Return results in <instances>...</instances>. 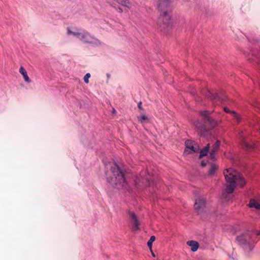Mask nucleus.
<instances>
[{"label": "nucleus", "mask_w": 260, "mask_h": 260, "mask_svg": "<svg viewBox=\"0 0 260 260\" xmlns=\"http://www.w3.org/2000/svg\"><path fill=\"white\" fill-rule=\"evenodd\" d=\"M223 173L226 181L229 184L226 185L222 198L225 202H228L230 200L229 194L233 192L236 185L242 187L245 184V181L241 174L233 169H226Z\"/></svg>", "instance_id": "obj_1"}, {"label": "nucleus", "mask_w": 260, "mask_h": 260, "mask_svg": "<svg viewBox=\"0 0 260 260\" xmlns=\"http://www.w3.org/2000/svg\"><path fill=\"white\" fill-rule=\"evenodd\" d=\"M106 168L107 179L110 184L118 188L126 187L124 174L116 164L109 162L106 165Z\"/></svg>", "instance_id": "obj_2"}, {"label": "nucleus", "mask_w": 260, "mask_h": 260, "mask_svg": "<svg viewBox=\"0 0 260 260\" xmlns=\"http://www.w3.org/2000/svg\"><path fill=\"white\" fill-rule=\"evenodd\" d=\"M170 0H158L157 9L159 17L157 23L161 31H165L170 26L171 17L169 13Z\"/></svg>", "instance_id": "obj_3"}, {"label": "nucleus", "mask_w": 260, "mask_h": 260, "mask_svg": "<svg viewBox=\"0 0 260 260\" xmlns=\"http://www.w3.org/2000/svg\"><path fill=\"white\" fill-rule=\"evenodd\" d=\"M201 116L204 120V123L197 120L193 123L195 127L200 130H205L206 127L213 128L217 125V122L214 119L209 117L210 113L208 111L201 112Z\"/></svg>", "instance_id": "obj_4"}, {"label": "nucleus", "mask_w": 260, "mask_h": 260, "mask_svg": "<svg viewBox=\"0 0 260 260\" xmlns=\"http://www.w3.org/2000/svg\"><path fill=\"white\" fill-rule=\"evenodd\" d=\"M251 236V232L246 231L242 233L236 238L239 244L248 252L251 251L254 247V242Z\"/></svg>", "instance_id": "obj_5"}, {"label": "nucleus", "mask_w": 260, "mask_h": 260, "mask_svg": "<svg viewBox=\"0 0 260 260\" xmlns=\"http://www.w3.org/2000/svg\"><path fill=\"white\" fill-rule=\"evenodd\" d=\"M78 39L85 43L92 44L94 46H99L101 45V41L92 36L85 30H80Z\"/></svg>", "instance_id": "obj_6"}, {"label": "nucleus", "mask_w": 260, "mask_h": 260, "mask_svg": "<svg viewBox=\"0 0 260 260\" xmlns=\"http://www.w3.org/2000/svg\"><path fill=\"white\" fill-rule=\"evenodd\" d=\"M186 148L184 152V155H186L192 152H198L200 147L198 144L190 140H187L185 142Z\"/></svg>", "instance_id": "obj_7"}, {"label": "nucleus", "mask_w": 260, "mask_h": 260, "mask_svg": "<svg viewBox=\"0 0 260 260\" xmlns=\"http://www.w3.org/2000/svg\"><path fill=\"white\" fill-rule=\"evenodd\" d=\"M205 95V96L208 99H210L211 100L213 101V103H216L218 104V102H223L225 100L226 97L225 96L219 95L216 93H211L210 91L207 90L204 93Z\"/></svg>", "instance_id": "obj_8"}, {"label": "nucleus", "mask_w": 260, "mask_h": 260, "mask_svg": "<svg viewBox=\"0 0 260 260\" xmlns=\"http://www.w3.org/2000/svg\"><path fill=\"white\" fill-rule=\"evenodd\" d=\"M194 206L197 212L198 213H201L205 207V200L203 198H199L196 200Z\"/></svg>", "instance_id": "obj_9"}, {"label": "nucleus", "mask_w": 260, "mask_h": 260, "mask_svg": "<svg viewBox=\"0 0 260 260\" xmlns=\"http://www.w3.org/2000/svg\"><path fill=\"white\" fill-rule=\"evenodd\" d=\"M129 216L133 222V230L139 229V222L136 215L134 212H129Z\"/></svg>", "instance_id": "obj_10"}, {"label": "nucleus", "mask_w": 260, "mask_h": 260, "mask_svg": "<svg viewBox=\"0 0 260 260\" xmlns=\"http://www.w3.org/2000/svg\"><path fill=\"white\" fill-rule=\"evenodd\" d=\"M149 174H146L145 172H143L140 174V178L138 179L139 181H142L143 184H150V178Z\"/></svg>", "instance_id": "obj_11"}, {"label": "nucleus", "mask_w": 260, "mask_h": 260, "mask_svg": "<svg viewBox=\"0 0 260 260\" xmlns=\"http://www.w3.org/2000/svg\"><path fill=\"white\" fill-rule=\"evenodd\" d=\"M259 199H251L249 202V207L250 208H255L256 209H260V203Z\"/></svg>", "instance_id": "obj_12"}, {"label": "nucleus", "mask_w": 260, "mask_h": 260, "mask_svg": "<svg viewBox=\"0 0 260 260\" xmlns=\"http://www.w3.org/2000/svg\"><path fill=\"white\" fill-rule=\"evenodd\" d=\"M187 244L191 247V250L192 251L195 252L196 251L199 247V245L198 243L194 241H188L187 242Z\"/></svg>", "instance_id": "obj_13"}, {"label": "nucleus", "mask_w": 260, "mask_h": 260, "mask_svg": "<svg viewBox=\"0 0 260 260\" xmlns=\"http://www.w3.org/2000/svg\"><path fill=\"white\" fill-rule=\"evenodd\" d=\"M117 3L128 9L132 7V3L129 0H115Z\"/></svg>", "instance_id": "obj_14"}, {"label": "nucleus", "mask_w": 260, "mask_h": 260, "mask_svg": "<svg viewBox=\"0 0 260 260\" xmlns=\"http://www.w3.org/2000/svg\"><path fill=\"white\" fill-rule=\"evenodd\" d=\"M19 72L21 74V75L23 76L24 80L27 83H30L31 82L30 79H29V77L27 75V72L24 69V68L22 67H21L19 69Z\"/></svg>", "instance_id": "obj_15"}, {"label": "nucleus", "mask_w": 260, "mask_h": 260, "mask_svg": "<svg viewBox=\"0 0 260 260\" xmlns=\"http://www.w3.org/2000/svg\"><path fill=\"white\" fill-rule=\"evenodd\" d=\"M80 33V30H78L77 29L72 30L70 28H68L67 29V34L69 35H72L74 37H76L78 39L79 37V34Z\"/></svg>", "instance_id": "obj_16"}, {"label": "nucleus", "mask_w": 260, "mask_h": 260, "mask_svg": "<svg viewBox=\"0 0 260 260\" xmlns=\"http://www.w3.org/2000/svg\"><path fill=\"white\" fill-rule=\"evenodd\" d=\"M210 148V144H208L203 150L200 151V157L206 156Z\"/></svg>", "instance_id": "obj_17"}, {"label": "nucleus", "mask_w": 260, "mask_h": 260, "mask_svg": "<svg viewBox=\"0 0 260 260\" xmlns=\"http://www.w3.org/2000/svg\"><path fill=\"white\" fill-rule=\"evenodd\" d=\"M217 169V166L215 165L212 164L211 166V168L208 172V174L209 175L212 176L215 174V172Z\"/></svg>", "instance_id": "obj_18"}, {"label": "nucleus", "mask_w": 260, "mask_h": 260, "mask_svg": "<svg viewBox=\"0 0 260 260\" xmlns=\"http://www.w3.org/2000/svg\"><path fill=\"white\" fill-rule=\"evenodd\" d=\"M220 143V141L217 140L216 143L212 146L211 150L213 152H216L218 149Z\"/></svg>", "instance_id": "obj_19"}, {"label": "nucleus", "mask_w": 260, "mask_h": 260, "mask_svg": "<svg viewBox=\"0 0 260 260\" xmlns=\"http://www.w3.org/2000/svg\"><path fill=\"white\" fill-rule=\"evenodd\" d=\"M155 237L154 236H151L149 240L147 242V245L150 248V250H151L152 246V243L155 241Z\"/></svg>", "instance_id": "obj_20"}, {"label": "nucleus", "mask_w": 260, "mask_h": 260, "mask_svg": "<svg viewBox=\"0 0 260 260\" xmlns=\"http://www.w3.org/2000/svg\"><path fill=\"white\" fill-rule=\"evenodd\" d=\"M243 147L246 149L252 148L253 147V145L248 143V142L243 141L242 142Z\"/></svg>", "instance_id": "obj_21"}, {"label": "nucleus", "mask_w": 260, "mask_h": 260, "mask_svg": "<svg viewBox=\"0 0 260 260\" xmlns=\"http://www.w3.org/2000/svg\"><path fill=\"white\" fill-rule=\"evenodd\" d=\"M90 77V74L87 73L84 77V81L86 83H89V78Z\"/></svg>", "instance_id": "obj_22"}, {"label": "nucleus", "mask_w": 260, "mask_h": 260, "mask_svg": "<svg viewBox=\"0 0 260 260\" xmlns=\"http://www.w3.org/2000/svg\"><path fill=\"white\" fill-rule=\"evenodd\" d=\"M138 119L141 123H143L145 120L147 119V117L146 115H143L138 117Z\"/></svg>", "instance_id": "obj_23"}, {"label": "nucleus", "mask_w": 260, "mask_h": 260, "mask_svg": "<svg viewBox=\"0 0 260 260\" xmlns=\"http://www.w3.org/2000/svg\"><path fill=\"white\" fill-rule=\"evenodd\" d=\"M232 113L233 114L235 118L237 119L238 121H240L241 118L240 116L237 114L236 113H235L234 111H232Z\"/></svg>", "instance_id": "obj_24"}, {"label": "nucleus", "mask_w": 260, "mask_h": 260, "mask_svg": "<svg viewBox=\"0 0 260 260\" xmlns=\"http://www.w3.org/2000/svg\"><path fill=\"white\" fill-rule=\"evenodd\" d=\"M216 152H213V151H211V152H210V157L211 159L214 160L215 158V153Z\"/></svg>", "instance_id": "obj_25"}, {"label": "nucleus", "mask_w": 260, "mask_h": 260, "mask_svg": "<svg viewBox=\"0 0 260 260\" xmlns=\"http://www.w3.org/2000/svg\"><path fill=\"white\" fill-rule=\"evenodd\" d=\"M138 107L139 108V109H142V102H140L138 104Z\"/></svg>", "instance_id": "obj_26"}, {"label": "nucleus", "mask_w": 260, "mask_h": 260, "mask_svg": "<svg viewBox=\"0 0 260 260\" xmlns=\"http://www.w3.org/2000/svg\"><path fill=\"white\" fill-rule=\"evenodd\" d=\"M201 165L203 167H205L206 165V163L204 161H202Z\"/></svg>", "instance_id": "obj_27"}, {"label": "nucleus", "mask_w": 260, "mask_h": 260, "mask_svg": "<svg viewBox=\"0 0 260 260\" xmlns=\"http://www.w3.org/2000/svg\"><path fill=\"white\" fill-rule=\"evenodd\" d=\"M224 111L226 112H230V111L229 109H228L227 108H224Z\"/></svg>", "instance_id": "obj_28"}, {"label": "nucleus", "mask_w": 260, "mask_h": 260, "mask_svg": "<svg viewBox=\"0 0 260 260\" xmlns=\"http://www.w3.org/2000/svg\"><path fill=\"white\" fill-rule=\"evenodd\" d=\"M151 250V254L153 256V257H155V255L154 254V253H153V252L152 251V249L150 250Z\"/></svg>", "instance_id": "obj_29"}, {"label": "nucleus", "mask_w": 260, "mask_h": 260, "mask_svg": "<svg viewBox=\"0 0 260 260\" xmlns=\"http://www.w3.org/2000/svg\"><path fill=\"white\" fill-rule=\"evenodd\" d=\"M255 234H256V235H260V232H256V233H255Z\"/></svg>", "instance_id": "obj_30"}, {"label": "nucleus", "mask_w": 260, "mask_h": 260, "mask_svg": "<svg viewBox=\"0 0 260 260\" xmlns=\"http://www.w3.org/2000/svg\"><path fill=\"white\" fill-rule=\"evenodd\" d=\"M112 112H113V113H115L116 112V110H115V109L113 108Z\"/></svg>", "instance_id": "obj_31"}]
</instances>
